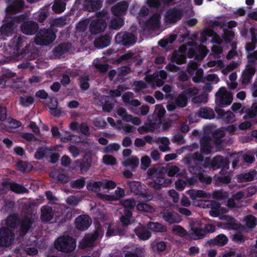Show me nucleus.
<instances>
[{
    "label": "nucleus",
    "mask_w": 257,
    "mask_h": 257,
    "mask_svg": "<svg viewBox=\"0 0 257 257\" xmlns=\"http://www.w3.org/2000/svg\"><path fill=\"white\" fill-rule=\"evenodd\" d=\"M197 178L200 182L207 185L210 184L212 181V178L204 173H202Z\"/></svg>",
    "instance_id": "59"
},
{
    "label": "nucleus",
    "mask_w": 257,
    "mask_h": 257,
    "mask_svg": "<svg viewBox=\"0 0 257 257\" xmlns=\"http://www.w3.org/2000/svg\"><path fill=\"white\" fill-rule=\"evenodd\" d=\"M94 67L97 69L100 73H104L106 72L109 68V65L107 64H102L101 63H96L94 64Z\"/></svg>",
    "instance_id": "63"
},
{
    "label": "nucleus",
    "mask_w": 257,
    "mask_h": 257,
    "mask_svg": "<svg viewBox=\"0 0 257 257\" xmlns=\"http://www.w3.org/2000/svg\"><path fill=\"white\" fill-rule=\"evenodd\" d=\"M255 72L256 69L255 67L245 68L241 73V84L245 85L249 83Z\"/></svg>",
    "instance_id": "22"
},
{
    "label": "nucleus",
    "mask_w": 257,
    "mask_h": 257,
    "mask_svg": "<svg viewBox=\"0 0 257 257\" xmlns=\"http://www.w3.org/2000/svg\"><path fill=\"white\" fill-rule=\"evenodd\" d=\"M124 24V20L122 17H118L111 20L110 27L114 30L119 29Z\"/></svg>",
    "instance_id": "46"
},
{
    "label": "nucleus",
    "mask_w": 257,
    "mask_h": 257,
    "mask_svg": "<svg viewBox=\"0 0 257 257\" xmlns=\"http://www.w3.org/2000/svg\"><path fill=\"white\" fill-rule=\"evenodd\" d=\"M9 185L11 190L16 193L24 194L29 192L25 187L16 182H10Z\"/></svg>",
    "instance_id": "36"
},
{
    "label": "nucleus",
    "mask_w": 257,
    "mask_h": 257,
    "mask_svg": "<svg viewBox=\"0 0 257 257\" xmlns=\"http://www.w3.org/2000/svg\"><path fill=\"white\" fill-rule=\"evenodd\" d=\"M210 167L214 170L221 169L219 174H226L229 168V162L226 157L216 156L211 160Z\"/></svg>",
    "instance_id": "6"
},
{
    "label": "nucleus",
    "mask_w": 257,
    "mask_h": 257,
    "mask_svg": "<svg viewBox=\"0 0 257 257\" xmlns=\"http://www.w3.org/2000/svg\"><path fill=\"white\" fill-rule=\"evenodd\" d=\"M17 25H15L14 20L11 18H7L5 19V23L0 27V33L5 37H9L15 33Z\"/></svg>",
    "instance_id": "9"
},
{
    "label": "nucleus",
    "mask_w": 257,
    "mask_h": 257,
    "mask_svg": "<svg viewBox=\"0 0 257 257\" xmlns=\"http://www.w3.org/2000/svg\"><path fill=\"white\" fill-rule=\"evenodd\" d=\"M137 37L132 33L126 31L118 33L115 37V42L126 47L133 46L137 41Z\"/></svg>",
    "instance_id": "5"
},
{
    "label": "nucleus",
    "mask_w": 257,
    "mask_h": 257,
    "mask_svg": "<svg viewBox=\"0 0 257 257\" xmlns=\"http://www.w3.org/2000/svg\"><path fill=\"white\" fill-rule=\"evenodd\" d=\"M256 175V171L255 170H252L248 172L238 174L236 175V178L238 183L250 182L253 180Z\"/></svg>",
    "instance_id": "24"
},
{
    "label": "nucleus",
    "mask_w": 257,
    "mask_h": 257,
    "mask_svg": "<svg viewBox=\"0 0 257 257\" xmlns=\"http://www.w3.org/2000/svg\"><path fill=\"white\" fill-rule=\"evenodd\" d=\"M161 15L159 13L153 14L150 18L147 20L145 23V27L148 30H155L160 28L161 24Z\"/></svg>",
    "instance_id": "16"
},
{
    "label": "nucleus",
    "mask_w": 257,
    "mask_h": 257,
    "mask_svg": "<svg viewBox=\"0 0 257 257\" xmlns=\"http://www.w3.org/2000/svg\"><path fill=\"white\" fill-rule=\"evenodd\" d=\"M131 71V68L128 66H123L118 67L117 70V78L120 79V76H125Z\"/></svg>",
    "instance_id": "54"
},
{
    "label": "nucleus",
    "mask_w": 257,
    "mask_h": 257,
    "mask_svg": "<svg viewBox=\"0 0 257 257\" xmlns=\"http://www.w3.org/2000/svg\"><path fill=\"white\" fill-rule=\"evenodd\" d=\"M54 245L55 249L59 251L70 253L75 249L76 242L72 236L62 235L55 239Z\"/></svg>",
    "instance_id": "2"
},
{
    "label": "nucleus",
    "mask_w": 257,
    "mask_h": 257,
    "mask_svg": "<svg viewBox=\"0 0 257 257\" xmlns=\"http://www.w3.org/2000/svg\"><path fill=\"white\" fill-rule=\"evenodd\" d=\"M41 219L43 222H48L53 218L54 212L52 208L49 206H44L41 208Z\"/></svg>",
    "instance_id": "28"
},
{
    "label": "nucleus",
    "mask_w": 257,
    "mask_h": 257,
    "mask_svg": "<svg viewBox=\"0 0 257 257\" xmlns=\"http://www.w3.org/2000/svg\"><path fill=\"white\" fill-rule=\"evenodd\" d=\"M14 238L15 234L12 229L6 227L0 228V247L9 246L12 244Z\"/></svg>",
    "instance_id": "7"
},
{
    "label": "nucleus",
    "mask_w": 257,
    "mask_h": 257,
    "mask_svg": "<svg viewBox=\"0 0 257 257\" xmlns=\"http://www.w3.org/2000/svg\"><path fill=\"white\" fill-rule=\"evenodd\" d=\"M155 113L157 114L158 119H162L166 113V110L162 104H158L156 106Z\"/></svg>",
    "instance_id": "58"
},
{
    "label": "nucleus",
    "mask_w": 257,
    "mask_h": 257,
    "mask_svg": "<svg viewBox=\"0 0 257 257\" xmlns=\"http://www.w3.org/2000/svg\"><path fill=\"white\" fill-rule=\"evenodd\" d=\"M65 5L62 0H55L52 6V10L56 14H60L64 11Z\"/></svg>",
    "instance_id": "44"
},
{
    "label": "nucleus",
    "mask_w": 257,
    "mask_h": 257,
    "mask_svg": "<svg viewBox=\"0 0 257 257\" xmlns=\"http://www.w3.org/2000/svg\"><path fill=\"white\" fill-rule=\"evenodd\" d=\"M204 160L203 156L198 152H195L192 155H189L184 158L185 163H201Z\"/></svg>",
    "instance_id": "35"
},
{
    "label": "nucleus",
    "mask_w": 257,
    "mask_h": 257,
    "mask_svg": "<svg viewBox=\"0 0 257 257\" xmlns=\"http://www.w3.org/2000/svg\"><path fill=\"white\" fill-rule=\"evenodd\" d=\"M233 92L228 91L225 87H221L215 94L216 103L220 108L228 106L233 101Z\"/></svg>",
    "instance_id": "4"
},
{
    "label": "nucleus",
    "mask_w": 257,
    "mask_h": 257,
    "mask_svg": "<svg viewBox=\"0 0 257 257\" xmlns=\"http://www.w3.org/2000/svg\"><path fill=\"white\" fill-rule=\"evenodd\" d=\"M163 218L169 224L179 223L181 221L180 215L174 211H166L163 214Z\"/></svg>",
    "instance_id": "25"
},
{
    "label": "nucleus",
    "mask_w": 257,
    "mask_h": 257,
    "mask_svg": "<svg viewBox=\"0 0 257 257\" xmlns=\"http://www.w3.org/2000/svg\"><path fill=\"white\" fill-rule=\"evenodd\" d=\"M148 177L151 178V185L156 190H159L162 187H167L171 183V181L165 178L164 172L158 171L156 168L149 169L147 172Z\"/></svg>",
    "instance_id": "1"
},
{
    "label": "nucleus",
    "mask_w": 257,
    "mask_h": 257,
    "mask_svg": "<svg viewBox=\"0 0 257 257\" xmlns=\"http://www.w3.org/2000/svg\"><path fill=\"white\" fill-rule=\"evenodd\" d=\"M103 0H84L82 9L89 12H96L102 7Z\"/></svg>",
    "instance_id": "12"
},
{
    "label": "nucleus",
    "mask_w": 257,
    "mask_h": 257,
    "mask_svg": "<svg viewBox=\"0 0 257 257\" xmlns=\"http://www.w3.org/2000/svg\"><path fill=\"white\" fill-rule=\"evenodd\" d=\"M189 195L191 199L192 200H197L198 198H204L206 196V192L202 190L192 191Z\"/></svg>",
    "instance_id": "57"
},
{
    "label": "nucleus",
    "mask_w": 257,
    "mask_h": 257,
    "mask_svg": "<svg viewBox=\"0 0 257 257\" xmlns=\"http://www.w3.org/2000/svg\"><path fill=\"white\" fill-rule=\"evenodd\" d=\"M111 37L109 35L105 34L96 38L94 41V45L98 48H104L109 45L111 42Z\"/></svg>",
    "instance_id": "26"
},
{
    "label": "nucleus",
    "mask_w": 257,
    "mask_h": 257,
    "mask_svg": "<svg viewBox=\"0 0 257 257\" xmlns=\"http://www.w3.org/2000/svg\"><path fill=\"white\" fill-rule=\"evenodd\" d=\"M207 159H206L204 165H203L201 163H185L188 165V170L189 172L192 174L198 176L202 173H205V171L203 168V166L205 168L207 167Z\"/></svg>",
    "instance_id": "19"
},
{
    "label": "nucleus",
    "mask_w": 257,
    "mask_h": 257,
    "mask_svg": "<svg viewBox=\"0 0 257 257\" xmlns=\"http://www.w3.org/2000/svg\"><path fill=\"white\" fill-rule=\"evenodd\" d=\"M21 29L23 33L28 35H34L39 30L38 24L33 21L23 23L21 24Z\"/></svg>",
    "instance_id": "14"
},
{
    "label": "nucleus",
    "mask_w": 257,
    "mask_h": 257,
    "mask_svg": "<svg viewBox=\"0 0 257 257\" xmlns=\"http://www.w3.org/2000/svg\"><path fill=\"white\" fill-rule=\"evenodd\" d=\"M228 237L223 234H220L216 237L208 240V243L210 246L218 245L222 246L227 243Z\"/></svg>",
    "instance_id": "29"
},
{
    "label": "nucleus",
    "mask_w": 257,
    "mask_h": 257,
    "mask_svg": "<svg viewBox=\"0 0 257 257\" xmlns=\"http://www.w3.org/2000/svg\"><path fill=\"white\" fill-rule=\"evenodd\" d=\"M148 228L155 232H165L167 227L161 223L150 221L147 224Z\"/></svg>",
    "instance_id": "33"
},
{
    "label": "nucleus",
    "mask_w": 257,
    "mask_h": 257,
    "mask_svg": "<svg viewBox=\"0 0 257 257\" xmlns=\"http://www.w3.org/2000/svg\"><path fill=\"white\" fill-rule=\"evenodd\" d=\"M128 7V4L126 2L121 1L114 5L111 11L114 16L121 17L126 14Z\"/></svg>",
    "instance_id": "18"
},
{
    "label": "nucleus",
    "mask_w": 257,
    "mask_h": 257,
    "mask_svg": "<svg viewBox=\"0 0 257 257\" xmlns=\"http://www.w3.org/2000/svg\"><path fill=\"white\" fill-rule=\"evenodd\" d=\"M102 185V182L101 181H95L93 183L89 182L87 184V189L93 192H97L99 190Z\"/></svg>",
    "instance_id": "50"
},
{
    "label": "nucleus",
    "mask_w": 257,
    "mask_h": 257,
    "mask_svg": "<svg viewBox=\"0 0 257 257\" xmlns=\"http://www.w3.org/2000/svg\"><path fill=\"white\" fill-rule=\"evenodd\" d=\"M136 207L139 211L152 212L153 210V208L151 206L143 202L138 203L136 205Z\"/></svg>",
    "instance_id": "52"
},
{
    "label": "nucleus",
    "mask_w": 257,
    "mask_h": 257,
    "mask_svg": "<svg viewBox=\"0 0 257 257\" xmlns=\"http://www.w3.org/2000/svg\"><path fill=\"white\" fill-rule=\"evenodd\" d=\"M243 221L247 228L253 229L257 225V218L253 215L249 214L245 216Z\"/></svg>",
    "instance_id": "39"
},
{
    "label": "nucleus",
    "mask_w": 257,
    "mask_h": 257,
    "mask_svg": "<svg viewBox=\"0 0 257 257\" xmlns=\"http://www.w3.org/2000/svg\"><path fill=\"white\" fill-rule=\"evenodd\" d=\"M23 42V39L21 37H15L13 39L12 44L14 50L17 51H19L22 47Z\"/></svg>",
    "instance_id": "53"
},
{
    "label": "nucleus",
    "mask_w": 257,
    "mask_h": 257,
    "mask_svg": "<svg viewBox=\"0 0 257 257\" xmlns=\"http://www.w3.org/2000/svg\"><path fill=\"white\" fill-rule=\"evenodd\" d=\"M19 221L18 216L15 214L10 215L7 218L6 223L8 226L14 228L17 227Z\"/></svg>",
    "instance_id": "43"
},
{
    "label": "nucleus",
    "mask_w": 257,
    "mask_h": 257,
    "mask_svg": "<svg viewBox=\"0 0 257 257\" xmlns=\"http://www.w3.org/2000/svg\"><path fill=\"white\" fill-rule=\"evenodd\" d=\"M91 164V158L84 156L82 159L75 161V167L80 170L81 174H84L89 170Z\"/></svg>",
    "instance_id": "11"
},
{
    "label": "nucleus",
    "mask_w": 257,
    "mask_h": 257,
    "mask_svg": "<svg viewBox=\"0 0 257 257\" xmlns=\"http://www.w3.org/2000/svg\"><path fill=\"white\" fill-rule=\"evenodd\" d=\"M127 184L132 192H133L137 194L139 193V187L140 186V183L139 182H128Z\"/></svg>",
    "instance_id": "62"
},
{
    "label": "nucleus",
    "mask_w": 257,
    "mask_h": 257,
    "mask_svg": "<svg viewBox=\"0 0 257 257\" xmlns=\"http://www.w3.org/2000/svg\"><path fill=\"white\" fill-rule=\"evenodd\" d=\"M106 22L105 19H96L91 22L89 30L92 34H97L103 32L106 28Z\"/></svg>",
    "instance_id": "10"
},
{
    "label": "nucleus",
    "mask_w": 257,
    "mask_h": 257,
    "mask_svg": "<svg viewBox=\"0 0 257 257\" xmlns=\"http://www.w3.org/2000/svg\"><path fill=\"white\" fill-rule=\"evenodd\" d=\"M187 57L185 54L174 52L173 54L171 61L178 65H181L186 63Z\"/></svg>",
    "instance_id": "38"
},
{
    "label": "nucleus",
    "mask_w": 257,
    "mask_h": 257,
    "mask_svg": "<svg viewBox=\"0 0 257 257\" xmlns=\"http://www.w3.org/2000/svg\"><path fill=\"white\" fill-rule=\"evenodd\" d=\"M215 110L219 117L225 122L230 123L235 121V115L231 111H225L224 109L219 107H216Z\"/></svg>",
    "instance_id": "20"
},
{
    "label": "nucleus",
    "mask_w": 257,
    "mask_h": 257,
    "mask_svg": "<svg viewBox=\"0 0 257 257\" xmlns=\"http://www.w3.org/2000/svg\"><path fill=\"white\" fill-rule=\"evenodd\" d=\"M103 162L107 165H114L116 163V158L109 155H105L103 157Z\"/></svg>",
    "instance_id": "55"
},
{
    "label": "nucleus",
    "mask_w": 257,
    "mask_h": 257,
    "mask_svg": "<svg viewBox=\"0 0 257 257\" xmlns=\"http://www.w3.org/2000/svg\"><path fill=\"white\" fill-rule=\"evenodd\" d=\"M192 232L189 234V236L193 240H197L204 238L205 235V231L202 228L192 227Z\"/></svg>",
    "instance_id": "34"
},
{
    "label": "nucleus",
    "mask_w": 257,
    "mask_h": 257,
    "mask_svg": "<svg viewBox=\"0 0 257 257\" xmlns=\"http://www.w3.org/2000/svg\"><path fill=\"white\" fill-rule=\"evenodd\" d=\"M122 205L125 208L132 209L134 208L137 205L136 201L133 199H127L124 200Z\"/></svg>",
    "instance_id": "64"
},
{
    "label": "nucleus",
    "mask_w": 257,
    "mask_h": 257,
    "mask_svg": "<svg viewBox=\"0 0 257 257\" xmlns=\"http://www.w3.org/2000/svg\"><path fill=\"white\" fill-rule=\"evenodd\" d=\"M126 231V228L121 227L119 224H110L107 227L106 235L109 237L116 235L123 236Z\"/></svg>",
    "instance_id": "15"
},
{
    "label": "nucleus",
    "mask_w": 257,
    "mask_h": 257,
    "mask_svg": "<svg viewBox=\"0 0 257 257\" xmlns=\"http://www.w3.org/2000/svg\"><path fill=\"white\" fill-rule=\"evenodd\" d=\"M19 101L21 105L26 107L34 102V99L31 96H23L20 97Z\"/></svg>",
    "instance_id": "47"
},
{
    "label": "nucleus",
    "mask_w": 257,
    "mask_h": 257,
    "mask_svg": "<svg viewBox=\"0 0 257 257\" xmlns=\"http://www.w3.org/2000/svg\"><path fill=\"white\" fill-rule=\"evenodd\" d=\"M123 164L125 167H131L132 170L135 171L139 164V159L136 156H132L124 161Z\"/></svg>",
    "instance_id": "37"
},
{
    "label": "nucleus",
    "mask_w": 257,
    "mask_h": 257,
    "mask_svg": "<svg viewBox=\"0 0 257 257\" xmlns=\"http://www.w3.org/2000/svg\"><path fill=\"white\" fill-rule=\"evenodd\" d=\"M9 18L14 20V23L15 25L20 23L23 24V23L28 22L29 19V16L26 13Z\"/></svg>",
    "instance_id": "49"
},
{
    "label": "nucleus",
    "mask_w": 257,
    "mask_h": 257,
    "mask_svg": "<svg viewBox=\"0 0 257 257\" xmlns=\"http://www.w3.org/2000/svg\"><path fill=\"white\" fill-rule=\"evenodd\" d=\"M71 48V44L69 43H61L52 49L53 55L55 58H60L65 54L69 52Z\"/></svg>",
    "instance_id": "17"
},
{
    "label": "nucleus",
    "mask_w": 257,
    "mask_h": 257,
    "mask_svg": "<svg viewBox=\"0 0 257 257\" xmlns=\"http://www.w3.org/2000/svg\"><path fill=\"white\" fill-rule=\"evenodd\" d=\"M91 222V219L88 215H81L76 217L75 223L77 229L84 231L90 226Z\"/></svg>",
    "instance_id": "13"
},
{
    "label": "nucleus",
    "mask_w": 257,
    "mask_h": 257,
    "mask_svg": "<svg viewBox=\"0 0 257 257\" xmlns=\"http://www.w3.org/2000/svg\"><path fill=\"white\" fill-rule=\"evenodd\" d=\"M70 187L73 189H82L85 185V178L81 177L79 179L72 181L70 182Z\"/></svg>",
    "instance_id": "48"
},
{
    "label": "nucleus",
    "mask_w": 257,
    "mask_h": 257,
    "mask_svg": "<svg viewBox=\"0 0 257 257\" xmlns=\"http://www.w3.org/2000/svg\"><path fill=\"white\" fill-rule=\"evenodd\" d=\"M34 218L32 215L27 214L22 219L20 230L24 234H26L32 227Z\"/></svg>",
    "instance_id": "21"
},
{
    "label": "nucleus",
    "mask_w": 257,
    "mask_h": 257,
    "mask_svg": "<svg viewBox=\"0 0 257 257\" xmlns=\"http://www.w3.org/2000/svg\"><path fill=\"white\" fill-rule=\"evenodd\" d=\"M246 57L248 60L245 68L255 67L254 65L256 64L255 60H257V50L248 54Z\"/></svg>",
    "instance_id": "42"
},
{
    "label": "nucleus",
    "mask_w": 257,
    "mask_h": 257,
    "mask_svg": "<svg viewBox=\"0 0 257 257\" xmlns=\"http://www.w3.org/2000/svg\"><path fill=\"white\" fill-rule=\"evenodd\" d=\"M55 32L50 28L41 29L36 34L35 43L39 46H47L56 39Z\"/></svg>",
    "instance_id": "3"
},
{
    "label": "nucleus",
    "mask_w": 257,
    "mask_h": 257,
    "mask_svg": "<svg viewBox=\"0 0 257 257\" xmlns=\"http://www.w3.org/2000/svg\"><path fill=\"white\" fill-rule=\"evenodd\" d=\"M25 6L24 0H14L12 3L8 6V11L11 13H17L22 11Z\"/></svg>",
    "instance_id": "27"
},
{
    "label": "nucleus",
    "mask_w": 257,
    "mask_h": 257,
    "mask_svg": "<svg viewBox=\"0 0 257 257\" xmlns=\"http://www.w3.org/2000/svg\"><path fill=\"white\" fill-rule=\"evenodd\" d=\"M120 146L117 143H111L104 148V153H109L112 151H117L119 150Z\"/></svg>",
    "instance_id": "61"
},
{
    "label": "nucleus",
    "mask_w": 257,
    "mask_h": 257,
    "mask_svg": "<svg viewBox=\"0 0 257 257\" xmlns=\"http://www.w3.org/2000/svg\"><path fill=\"white\" fill-rule=\"evenodd\" d=\"M199 117L206 119H211L215 117V114L213 109L208 107H202L198 112Z\"/></svg>",
    "instance_id": "30"
},
{
    "label": "nucleus",
    "mask_w": 257,
    "mask_h": 257,
    "mask_svg": "<svg viewBox=\"0 0 257 257\" xmlns=\"http://www.w3.org/2000/svg\"><path fill=\"white\" fill-rule=\"evenodd\" d=\"M135 232L139 238L143 240L149 239L152 235L151 232L144 227L136 228Z\"/></svg>",
    "instance_id": "31"
},
{
    "label": "nucleus",
    "mask_w": 257,
    "mask_h": 257,
    "mask_svg": "<svg viewBox=\"0 0 257 257\" xmlns=\"http://www.w3.org/2000/svg\"><path fill=\"white\" fill-rule=\"evenodd\" d=\"M89 80L90 78L88 75H83L79 77V85L81 90H86L89 88Z\"/></svg>",
    "instance_id": "41"
},
{
    "label": "nucleus",
    "mask_w": 257,
    "mask_h": 257,
    "mask_svg": "<svg viewBox=\"0 0 257 257\" xmlns=\"http://www.w3.org/2000/svg\"><path fill=\"white\" fill-rule=\"evenodd\" d=\"M221 176H214V181L215 185L217 186H221L223 184H227L231 181V177L229 175H224L221 174Z\"/></svg>",
    "instance_id": "40"
},
{
    "label": "nucleus",
    "mask_w": 257,
    "mask_h": 257,
    "mask_svg": "<svg viewBox=\"0 0 257 257\" xmlns=\"http://www.w3.org/2000/svg\"><path fill=\"white\" fill-rule=\"evenodd\" d=\"M93 124L96 127L104 128L105 127L107 123L103 118L98 117L93 120Z\"/></svg>",
    "instance_id": "56"
},
{
    "label": "nucleus",
    "mask_w": 257,
    "mask_h": 257,
    "mask_svg": "<svg viewBox=\"0 0 257 257\" xmlns=\"http://www.w3.org/2000/svg\"><path fill=\"white\" fill-rule=\"evenodd\" d=\"M54 150L53 147H48L45 145L39 147L36 150L34 157L38 160H42L44 158H47Z\"/></svg>",
    "instance_id": "23"
},
{
    "label": "nucleus",
    "mask_w": 257,
    "mask_h": 257,
    "mask_svg": "<svg viewBox=\"0 0 257 257\" xmlns=\"http://www.w3.org/2000/svg\"><path fill=\"white\" fill-rule=\"evenodd\" d=\"M156 143L161 144L159 148L160 151L163 152H169L171 150L169 144H170L169 139L167 137L158 138L156 140Z\"/></svg>",
    "instance_id": "32"
},
{
    "label": "nucleus",
    "mask_w": 257,
    "mask_h": 257,
    "mask_svg": "<svg viewBox=\"0 0 257 257\" xmlns=\"http://www.w3.org/2000/svg\"><path fill=\"white\" fill-rule=\"evenodd\" d=\"M183 16V13L181 10L174 8L167 11L164 20L167 24H175L180 20Z\"/></svg>",
    "instance_id": "8"
},
{
    "label": "nucleus",
    "mask_w": 257,
    "mask_h": 257,
    "mask_svg": "<svg viewBox=\"0 0 257 257\" xmlns=\"http://www.w3.org/2000/svg\"><path fill=\"white\" fill-rule=\"evenodd\" d=\"M203 70L202 68L197 69L195 75L192 78V80L195 83L202 81L203 78Z\"/></svg>",
    "instance_id": "60"
},
{
    "label": "nucleus",
    "mask_w": 257,
    "mask_h": 257,
    "mask_svg": "<svg viewBox=\"0 0 257 257\" xmlns=\"http://www.w3.org/2000/svg\"><path fill=\"white\" fill-rule=\"evenodd\" d=\"M172 231L175 232L177 235L182 237L186 236L188 234L186 230L179 225L173 226Z\"/></svg>",
    "instance_id": "51"
},
{
    "label": "nucleus",
    "mask_w": 257,
    "mask_h": 257,
    "mask_svg": "<svg viewBox=\"0 0 257 257\" xmlns=\"http://www.w3.org/2000/svg\"><path fill=\"white\" fill-rule=\"evenodd\" d=\"M188 99L187 96L182 92L175 99V103L177 106L184 107L187 104Z\"/></svg>",
    "instance_id": "45"
}]
</instances>
